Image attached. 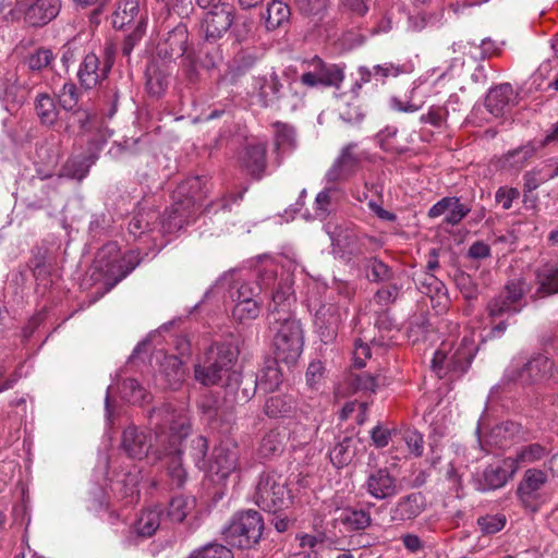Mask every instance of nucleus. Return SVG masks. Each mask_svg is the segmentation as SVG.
Returning <instances> with one entry per match:
<instances>
[{
    "label": "nucleus",
    "instance_id": "1",
    "mask_svg": "<svg viewBox=\"0 0 558 558\" xmlns=\"http://www.w3.org/2000/svg\"><path fill=\"white\" fill-rule=\"evenodd\" d=\"M187 416L181 411H177L171 404H162L153 408L148 413V426L154 434V439L149 434L141 430L137 426L131 424L125 427L121 435L120 448L128 458L133 460H143L147 458L153 464V453L158 446V437H165V442L172 438V432L177 430L173 425Z\"/></svg>",
    "mask_w": 558,
    "mask_h": 558
},
{
    "label": "nucleus",
    "instance_id": "2",
    "mask_svg": "<svg viewBox=\"0 0 558 558\" xmlns=\"http://www.w3.org/2000/svg\"><path fill=\"white\" fill-rule=\"evenodd\" d=\"M141 263L140 253L129 251L123 256L116 242L105 244L98 252L95 260V271L92 278L102 279L101 290H97L98 296H102L112 290L122 279L133 271Z\"/></svg>",
    "mask_w": 558,
    "mask_h": 558
},
{
    "label": "nucleus",
    "instance_id": "3",
    "mask_svg": "<svg viewBox=\"0 0 558 558\" xmlns=\"http://www.w3.org/2000/svg\"><path fill=\"white\" fill-rule=\"evenodd\" d=\"M175 432H172V438L165 442V437H158V447L155 448L153 453V464L165 462L167 468V474L171 480V485L181 488L187 478V473L183 468L182 463V441L191 433L190 418H183L179 421L177 425H173Z\"/></svg>",
    "mask_w": 558,
    "mask_h": 558
},
{
    "label": "nucleus",
    "instance_id": "4",
    "mask_svg": "<svg viewBox=\"0 0 558 558\" xmlns=\"http://www.w3.org/2000/svg\"><path fill=\"white\" fill-rule=\"evenodd\" d=\"M239 355L231 341L215 342L206 349L202 360L194 366V378L203 386H215L232 368Z\"/></svg>",
    "mask_w": 558,
    "mask_h": 558
},
{
    "label": "nucleus",
    "instance_id": "5",
    "mask_svg": "<svg viewBox=\"0 0 558 558\" xmlns=\"http://www.w3.org/2000/svg\"><path fill=\"white\" fill-rule=\"evenodd\" d=\"M275 356L281 363L293 366L299 361L304 345V331L296 318L268 320Z\"/></svg>",
    "mask_w": 558,
    "mask_h": 558
},
{
    "label": "nucleus",
    "instance_id": "6",
    "mask_svg": "<svg viewBox=\"0 0 558 558\" xmlns=\"http://www.w3.org/2000/svg\"><path fill=\"white\" fill-rule=\"evenodd\" d=\"M207 181L204 175H195L185 179L177 186L173 196L177 202L161 220L163 229L172 232L183 227L189 217L190 208L206 197Z\"/></svg>",
    "mask_w": 558,
    "mask_h": 558
},
{
    "label": "nucleus",
    "instance_id": "7",
    "mask_svg": "<svg viewBox=\"0 0 558 558\" xmlns=\"http://www.w3.org/2000/svg\"><path fill=\"white\" fill-rule=\"evenodd\" d=\"M254 90L264 108L284 107L295 110L303 104L304 95L296 89V84L288 82L286 85L276 71L255 77Z\"/></svg>",
    "mask_w": 558,
    "mask_h": 558
},
{
    "label": "nucleus",
    "instance_id": "8",
    "mask_svg": "<svg viewBox=\"0 0 558 558\" xmlns=\"http://www.w3.org/2000/svg\"><path fill=\"white\" fill-rule=\"evenodd\" d=\"M264 529L263 515L256 510L248 509L234 513L222 530V535L231 547L252 549L259 544Z\"/></svg>",
    "mask_w": 558,
    "mask_h": 558
},
{
    "label": "nucleus",
    "instance_id": "9",
    "mask_svg": "<svg viewBox=\"0 0 558 558\" xmlns=\"http://www.w3.org/2000/svg\"><path fill=\"white\" fill-rule=\"evenodd\" d=\"M254 500L260 509L277 513L292 505L293 496L281 474L276 471H264L258 477Z\"/></svg>",
    "mask_w": 558,
    "mask_h": 558
},
{
    "label": "nucleus",
    "instance_id": "10",
    "mask_svg": "<svg viewBox=\"0 0 558 558\" xmlns=\"http://www.w3.org/2000/svg\"><path fill=\"white\" fill-rule=\"evenodd\" d=\"M526 287L524 278L509 280L499 294L488 301L486 305L488 317L495 320L506 315L519 314L525 306L522 301L526 293Z\"/></svg>",
    "mask_w": 558,
    "mask_h": 558
},
{
    "label": "nucleus",
    "instance_id": "11",
    "mask_svg": "<svg viewBox=\"0 0 558 558\" xmlns=\"http://www.w3.org/2000/svg\"><path fill=\"white\" fill-rule=\"evenodd\" d=\"M303 65L306 66V70L300 76V82L308 88L323 86L339 89L344 80L342 66L327 63L318 56L304 60Z\"/></svg>",
    "mask_w": 558,
    "mask_h": 558
},
{
    "label": "nucleus",
    "instance_id": "12",
    "mask_svg": "<svg viewBox=\"0 0 558 558\" xmlns=\"http://www.w3.org/2000/svg\"><path fill=\"white\" fill-rule=\"evenodd\" d=\"M157 54L169 61L184 58L192 65L199 60V56L189 46V31L184 23H179L168 32L163 41L158 44Z\"/></svg>",
    "mask_w": 558,
    "mask_h": 558
},
{
    "label": "nucleus",
    "instance_id": "13",
    "mask_svg": "<svg viewBox=\"0 0 558 558\" xmlns=\"http://www.w3.org/2000/svg\"><path fill=\"white\" fill-rule=\"evenodd\" d=\"M547 481L548 477L542 470L529 469L524 472L518 485L517 495L525 509L536 512L546 502V496L542 493V489Z\"/></svg>",
    "mask_w": 558,
    "mask_h": 558
},
{
    "label": "nucleus",
    "instance_id": "14",
    "mask_svg": "<svg viewBox=\"0 0 558 558\" xmlns=\"http://www.w3.org/2000/svg\"><path fill=\"white\" fill-rule=\"evenodd\" d=\"M473 357V349L469 345H460L449 355L439 349L432 360V368L439 378H444L448 374L460 377L468 371Z\"/></svg>",
    "mask_w": 558,
    "mask_h": 558
},
{
    "label": "nucleus",
    "instance_id": "15",
    "mask_svg": "<svg viewBox=\"0 0 558 558\" xmlns=\"http://www.w3.org/2000/svg\"><path fill=\"white\" fill-rule=\"evenodd\" d=\"M364 159V153L359 150L356 143H349L340 150L331 167L326 172L329 183H338L353 177Z\"/></svg>",
    "mask_w": 558,
    "mask_h": 558
},
{
    "label": "nucleus",
    "instance_id": "16",
    "mask_svg": "<svg viewBox=\"0 0 558 558\" xmlns=\"http://www.w3.org/2000/svg\"><path fill=\"white\" fill-rule=\"evenodd\" d=\"M517 471V462L512 457L490 463L478 477L476 489L483 493L499 489L514 476Z\"/></svg>",
    "mask_w": 558,
    "mask_h": 558
},
{
    "label": "nucleus",
    "instance_id": "17",
    "mask_svg": "<svg viewBox=\"0 0 558 558\" xmlns=\"http://www.w3.org/2000/svg\"><path fill=\"white\" fill-rule=\"evenodd\" d=\"M234 20L233 10L228 4L216 5L206 13L201 29L205 43L214 44L231 27Z\"/></svg>",
    "mask_w": 558,
    "mask_h": 558
},
{
    "label": "nucleus",
    "instance_id": "18",
    "mask_svg": "<svg viewBox=\"0 0 558 558\" xmlns=\"http://www.w3.org/2000/svg\"><path fill=\"white\" fill-rule=\"evenodd\" d=\"M553 371L554 362L547 356L538 354L515 372H509L507 377L509 380H518L522 385H533L548 380L553 376Z\"/></svg>",
    "mask_w": 558,
    "mask_h": 558
},
{
    "label": "nucleus",
    "instance_id": "19",
    "mask_svg": "<svg viewBox=\"0 0 558 558\" xmlns=\"http://www.w3.org/2000/svg\"><path fill=\"white\" fill-rule=\"evenodd\" d=\"M295 303V296L292 289V280L289 275L281 277L271 292V302L268 307L267 319L293 318L291 306Z\"/></svg>",
    "mask_w": 558,
    "mask_h": 558
},
{
    "label": "nucleus",
    "instance_id": "20",
    "mask_svg": "<svg viewBox=\"0 0 558 558\" xmlns=\"http://www.w3.org/2000/svg\"><path fill=\"white\" fill-rule=\"evenodd\" d=\"M363 487L377 500L390 499L399 492L398 480L388 468L371 470Z\"/></svg>",
    "mask_w": 558,
    "mask_h": 558
},
{
    "label": "nucleus",
    "instance_id": "21",
    "mask_svg": "<svg viewBox=\"0 0 558 558\" xmlns=\"http://www.w3.org/2000/svg\"><path fill=\"white\" fill-rule=\"evenodd\" d=\"M331 244L335 250L342 254L359 256L364 253L366 242H375V239L367 235H359L353 229L336 228L330 233Z\"/></svg>",
    "mask_w": 558,
    "mask_h": 558
},
{
    "label": "nucleus",
    "instance_id": "22",
    "mask_svg": "<svg viewBox=\"0 0 558 558\" xmlns=\"http://www.w3.org/2000/svg\"><path fill=\"white\" fill-rule=\"evenodd\" d=\"M112 66V61L107 59L102 66H100L99 58L90 52L83 59L77 71L80 84L85 89H92L100 81L105 80Z\"/></svg>",
    "mask_w": 558,
    "mask_h": 558
},
{
    "label": "nucleus",
    "instance_id": "23",
    "mask_svg": "<svg viewBox=\"0 0 558 558\" xmlns=\"http://www.w3.org/2000/svg\"><path fill=\"white\" fill-rule=\"evenodd\" d=\"M209 471L218 475L221 480L227 478L231 473L239 469V449L236 446L219 445L214 448Z\"/></svg>",
    "mask_w": 558,
    "mask_h": 558
},
{
    "label": "nucleus",
    "instance_id": "24",
    "mask_svg": "<svg viewBox=\"0 0 558 558\" xmlns=\"http://www.w3.org/2000/svg\"><path fill=\"white\" fill-rule=\"evenodd\" d=\"M471 211V207L461 203L459 197L446 196L434 204L428 210L429 218H437L444 214V222L450 226H458Z\"/></svg>",
    "mask_w": 558,
    "mask_h": 558
},
{
    "label": "nucleus",
    "instance_id": "25",
    "mask_svg": "<svg viewBox=\"0 0 558 558\" xmlns=\"http://www.w3.org/2000/svg\"><path fill=\"white\" fill-rule=\"evenodd\" d=\"M61 9V0H35L24 11V21L32 27H43L54 20Z\"/></svg>",
    "mask_w": 558,
    "mask_h": 558
},
{
    "label": "nucleus",
    "instance_id": "26",
    "mask_svg": "<svg viewBox=\"0 0 558 558\" xmlns=\"http://www.w3.org/2000/svg\"><path fill=\"white\" fill-rule=\"evenodd\" d=\"M426 507L425 496L417 492L400 497L390 509L392 521H409L417 518Z\"/></svg>",
    "mask_w": 558,
    "mask_h": 558
},
{
    "label": "nucleus",
    "instance_id": "27",
    "mask_svg": "<svg viewBox=\"0 0 558 558\" xmlns=\"http://www.w3.org/2000/svg\"><path fill=\"white\" fill-rule=\"evenodd\" d=\"M535 292L531 295L533 301L558 294V265L546 263L535 269Z\"/></svg>",
    "mask_w": 558,
    "mask_h": 558
},
{
    "label": "nucleus",
    "instance_id": "28",
    "mask_svg": "<svg viewBox=\"0 0 558 558\" xmlns=\"http://www.w3.org/2000/svg\"><path fill=\"white\" fill-rule=\"evenodd\" d=\"M340 317L337 308L331 305H322L315 314L314 325L324 343L331 342L338 331Z\"/></svg>",
    "mask_w": 558,
    "mask_h": 558
},
{
    "label": "nucleus",
    "instance_id": "29",
    "mask_svg": "<svg viewBox=\"0 0 558 558\" xmlns=\"http://www.w3.org/2000/svg\"><path fill=\"white\" fill-rule=\"evenodd\" d=\"M185 379V369L182 361L175 355L163 357L158 374V380L165 388L178 390Z\"/></svg>",
    "mask_w": 558,
    "mask_h": 558
},
{
    "label": "nucleus",
    "instance_id": "30",
    "mask_svg": "<svg viewBox=\"0 0 558 558\" xmlns=\"http://www.w3.org/2000/svg\"><path fill=\"white\" fill-rule=\"evenodd\" d=\"M98 160V154L96 151H88L85 154L70 157L60 170V177L83 181L89 169Z\"/></svg>",
    "mask_w": 558,
    "mask_h": 558
},
{
    "label": "nucleus",
    "instance_id": "31",
    "mask_svg": "<svg viewBox=\"0 0 558 558\" xmlns=\"http://www.w3.org/2000/svg\"><path fill=\"white\" fill-rule=\"evenodd\" d=\"M160 213L154 207H140L131 218L128 230L135 239L156 229L160 223Z\"/></svg>",
    "mask_w": 558,
    "mask_h": 558
},
{
    "label": "nucleus",
    "instance_id": "32",
    "mask_svg": "<svg viewBox=\"0 0 558 558\" xmlns=\"http://www.w3.org/2000/svg\"><path fill=\"white\" fill-rule=\"evenodd\" d=\"M266 154L267 146L264 143L251 144L245 147L242 156L243 167L256 180H259L266 170Z\"/></svg>",
    "mask_w": 558,
    "mask_h": 558
},
{
    "label": "nucleus",
    "instance_id": "33",
    "mask_svg": "<svg viewBox=\"0 0 558 558\" xmlns=\"http://www.w3.org/2000/svg\"><path fill=\"white\" fill-rule=\"evenodd\" d=\"M298 410V403L291 395H276L266 399L264 404V413L269 418H288L292 417Z\"/></svg>",
    "mask_w": 558,
    "mask_h": 558
},
{
    "label": "nucleus",
    "instance_id": "34",
    "mask_svg": "<svg viewBox=\"0 0 558 558\" xmlns=\"http://www.w3.org/2000/svg\"><path fill=\"white\" fill-rule=\"evenodd\" d=\"M513 95L514 92L511 84H500L489 89L485 99V106L493 116L500 117L510 105Z\"/></svg>",
    "mask_w": 558,
    "mask_h": 558
},
{
    "label": "nucleus",
    "instance_id": "35",
    "mask_svg": "<svg viewBox=\"0 0 558 558\" xmlns=\"http://www.w3.org/2000/svg\"><path fill=\"white\" fill-rule=\"evenodd\" d=\"M140 0H117L116 9L111 15V24L116 29H123L126 25L137 23L140 15Z\"/></svg>",
    "mask_w": 558,
    "mask_h": 558
},
{
    "label": "nucleus",
    "instance_id": "36",
    "mask_svg": "<svg viewBox=\"0 0 558 558\" xmlns=\"http://www.w3.org/2000/svg\"><path fill=\"white\" fill-rule=\"evenodd\" d=\"M279 363H281V361H279L277 356L266 359L258 374L254 375L256 380H258L259 389L264 392L274 391L282 383V373L278 366Z\"/></svg>",
    "mask_w": 558,
    "mask_h": 558
},
{
    "label": "nucleus",
    "instance_id": "37",
    "mask_svg": "<svg viewBox=\"0 0 558 558\" xmlns=\"http://www.w3.org/2000/svg\"><path fill=\"white\" fill-rule=\"evenodd\" d=\"M339 203V190L336 187H326L320 191L314 202V218L324 220L336 211Z\"/></svg>",
    "mask_w": 558,
    "mask_h": 558
},
{
    "label": "nucleus",
    "instance_id": "38",
    "mask_svg": "<svg viewBox=\"0 0 558 558\" xmlns=\"http://www.w3.org/2000/svg\"><path fill=\"white\" fill-rule=\"evenodd\" d=\"M291 9L281 0H272L267 7L266 28L275 31L290 25Z\"/></svg>",
    "mask_w": 558,
    "mask_h": 558
},
{
    "label": "nucleus",
    "instance_id": "39",
    "mask_svg": "<svg viewBox=\"0 0 558 558\" xmlns=\"http://www.w3.org/2000/svg\"><path fill=\"white\" fill-rule=\"evenodd\" d=\"M160 526V511L148 509L143 511L132 525L133 532L142 538L151 537Z\"/></svg>",
    "mask_w": 558,
    "mask_h": 558
},
{
    "label": "nucleus",
    "instance_id": "40",
    "mask_svg": "<svg viewBox=\"0 0 558 558\" xmlns=\"http://www.w3.org/2000/svg\"><path fill=\"white\" fill-rule=\"evenodd\" d=\"M365 269L371 282L388 283L396 280V272L392 268L377 257L366 259Z\"/></svg>",
    "mask_w": 558,
    "mask_h": 558
},
{
    "label": "nucleus",
    "instance_id": "41",
    "mask_svg": "<svg viewBox=\"0 0 558 558\" xmlns=\"http://www.w3.org/2000/svg\"><path fill=\"white\" fill-rule=\"evenodd\" d=\"M120 393L122 399L133 404L142 405L150 400V393L135 378L123 379Z\"/></svg>",
    "mask_w": 558,
    "mask_h": 558
},
{
    "label": "nucleus",
    "instance_id": "42",
    "mask_svg": "<svg viewBox=\"0 0 558 558\" xmlns=\"http://www.w3.org/2000/svg\"><path fill=\"white\" fill-rule=\"evenodd\" d=\"M29 95V88L24 84L15 80L9 83L3 93V101L5 102L9 111L17 110L27 100Z\"/></svg>",
    "mask_w": 558,
    "mask_h": 558
},
{
    "label": "nucleus",
    "instance_id": "43",
    "mask_svg": "<svg viewBox=\"0 0 558 558\" xmlns=\"http://www.w3.org/2000/svg\"><path fill=\"white\" fill-rule=\"evenodd\" d=\"M35 111L43 124L52 125L58 119V109L54 99L47 93L37 95L35 99Z\"/></svg>",
    "mask_w": 558,
    "mask_h": 558
},
{
    "label": "nucleus",
    "instance_id": "44",
    "mask_svg": "<svg viewBox=\"0 0 558 558\" xmlns=\"http://www.w3.org/2000/svg\"><path fill=\"white\" fill-rule=\"evenodd\" d=\"M140 483L138 472H128L123 475L121 481H118L114 485V490L118 492L122 499H128V504H133L138 500L140 490L137 488Z\"/></svg>",
    "mask_w": 558,
    "mask_h": 558
},
{
    "label": "nucleus",
    "instance_id": "45",
    "mask_svg": "<svg viewBox=\"0 0 558 558\" xmlns=\"http://www.w3.org/2000/svg\"><path fill=\"white\" fill-rule=\"evenodd\" d=\"M355 454L353 438L343 436L330 451V460L337 468L348 465Z\"/></svg>",
    "mask_w": 558,
    "mask_h": 558
},
{
    "label": "nucleus",
    "instance_id": "46",
    "mask_svg": "<svg viewBox=\"0 0 558 558\" xmlns=\"http://www.w3.org/2000/svg\"><path fill=\"white\" fill-rule=\"evenodd\" d=\"M231 380L238 384L235 391L236 398L243 402H247L252 399L256 389L259 388L258 380H256L253 374L243 375L234 372L230 377V381Z\"/></svg>",
    "mask_w": 558,
    "mask_h": 558
},
{
    "label": "nucleus",
    "instance_id": "47",
    "mask_svg": "<svg viewBox=\"0 0 558 558\" xmlns=\"http://www.w3.org/2000/svg\"><path fill=\"white\" fill-rule=\"evenodd\" d=\"M284 435L277 429H270L267 432L259 445V453L264 458L276 456L283 450Z\"/></svg>",
    "mask_w": 558,
    "mask_h": 558
},
{
    "label": "nucleus",
    "instance_id": "48",
    "mask_svg": "<svg viewBox=\"0 0 558 558\" xmlns=\"http://www.w3.org/2000/svg\"><path fill=\"white\" fill-rule=\"evenodd\" d=\"M195 500L185 496H175L169 502L168 517L173 522L181 523L193 510Z\"/></svg>",
    "mask_w": 558,
    "mask_h": 558
},
{
    "label": "nucleus",
    "instance_id": "49",
    "mask_svg": "<svg viewBox=\"0 0 558 558\" xmlns=\"http://www.w3.org/2000/svg\"><path fill=\"white\" fill-rule=\"evenodd\" d=\"M341 522L351 531H360L371 525L372 518L365 510L347 509L342 513Z\"/></svg>",
    "mask_w": 558,
    "mask_h": 558
},
{
    "label": "nucleus",
    "instance_id": "50",
    "mask_svg": "<svg viewBox=\"0 0 558 558\" xmlns=\"http://www.w3.org/2000/svg\"><path fill=\"white\" fill-rule=\"evenodd\" d=\"M539 148V144L536 145L535 143L530 142L526 145L508 151L505 155V161L513 167L521 168L529 159L535 155L536 150Z\"/></svg>",
    "mask_w": 558,
    "mask_h": 558
},
{
    "label": "nucleus",
    "instance_id": "51",
    "mask_svg": "<svg viewBox=\"0 0 558 558\" xmlns=\"http://www.w3.org/2000/svg\"><path fill=\"white\" fill-rule=\"evenodd\" d=\"M520 432V425L514 422H505L496 425L490 434V440L498 447L502 448L508 445V440Z\"/></svg>",
    "mask_w": 558,
    "mask_h": 558
},
{
    "label": "nucleus",
    "instance_id": "52",
    "mask_svg": "<svg viewBox=\"0 0 558 558\" xmlns=\"http://www.w3.org/2000/svg\"><path fill=\"white\" fill-rule=\"evenodd\" d=\"M274 128L275 145L278 150L295 146V131L293 126L278 121L274 123Z\"/></svg>",
    "mask_w": 558,
    "mask_h": 558
},
{
    "label": "nucleus",
    "instance_id": "53",
    "mask_svg": "<svg viewBox=\"0 0 558 558\" xmlns=\"http://www.w3.org/2000/svg\"><path fill=\"white\" fill-rule=\"evenodd\" d=\"M266 279H275L272 272H266L262 283L257 281L241 283L236 289L235 302L256 301L255 296H257L263 290V286L266 284Z\"/></svg>",
    "mask_w": 558,
    "mask_h": 558
},
{
    "label": "nucleus",
    "instance_id": "54",
    "mask_svg": "<svg viewBox=\"0 0 558 558\" xmlns=\"http://www.w3.org/2000/svg\"><path fill=\"white\" fill-rule=\"evenodd\" d=\"M507 523V517L504 513L485 514L477 519V525L485 535H493L500 532Z\"/></svg>",
    "mask_w": 558,
    "mask_h": 558
},
{
    "label": "nucleus",
    "instance_id": "55",
    "mask_svg": "<svg viewBox=\"0 0 558 558\" xmlns=\"http://www.w3.org/2000/svg\"><path fill=\"white\" fill-rule=\"evenodd\" d=\"M453 280L457 288L463 294L465 300L473 301L477 299V284L473 281L472 277L469 274L462 270H457V272L453 276Z\"/></svg>",
    "mask_w": 558,
    "mask_h": 558
},
{
    "label": "nucleus",
    "instance_id": "56",
    "mask_svg": "<svg viewBox=\"0 0 558 558\" xmlns=\"http://www.w3.org/2000/svg\"><path fill=\"white\" fill-rule=\"evenodd\" d=\"M349 386L353 391L374 392L378 386V377L367 372L351 374L348 378Z\"/></svg>",
    "mask_w": 558,
    "mask_h": 558
},
{
    "label": "nucleus",
    "instance_id": "57",
    "mask_svg": "<svg viewBox=\"0 0 558 558\" xmlns=\"http://www.w3.org/2000/svg\"><path fill=\"white\" fill-rule=\"evenodd\" d=\"M53 53L48 48H38L26 59V64L31 71L41 72L50 66L53 60Z\"/></svg>",
    "mask_w": 558,
    "mask_h": 558
},
{
    "label": "nucleus",
    "instance_id": "58",
    "mask_svg": "<svg viewBox=\"0 0 558 558\" xmlns=\"http://www.w3.org/2000/svg\"><path fill=\"white\" fill-rule=\"evenodd\" d=\"M187 558H233L232 551L218 543H209L190 554Z\"/></svg>",
    "mask_w": 558,
    "mask_h": 558
},
{
    "label": "nucleus",
    "instance_id": "59",
    "mask_svg": "<svg viewBox=\"0 0 558 558\" xmlns=\"http://www.w3.org/2000/svg\"><path fill=\"white\" fill-rule=\"evenodd\" d=\"M400 293L401 286L398 284L396 281H391L376 291V293L374 294V300L380 306L387 307L398 300Z\"/></svg>",
    "mask_w": 558,
    "mask_h": 558
},
{
    "label": "nucleus",
    "instance_id": "60",
    "mask_svg": "<svg viewBox=\"0 0 558 558\" xmlns=\"http://www.w3.org/2000/svg\"><path fill=\"white\" fill-rule=\"evenodd\" d=\"M258 301L236 302L232 310V317L240 323L255 319L258 316Z\"/></svg>",
    "mask_w": 558,
    "mask_h": 558
},
{
    "label": "nucleus",
    "instance_id": "61",
    "mask_svg": "<svg viewBox=\"0 0 558 558\" xmlns=\"http://www.w3.org/2000/svg\"><path fill=\"white\" fill-rule=\"evenodd\" d=\"M417 289L433 298L434 294L438 295L442 290H445V284L433 274L425 272L421 277H418L415 281Z\"/></svg>",
    "mask_w": 558,
    "mask_h": 558
},
{
    "label": "nucleus",
    "instance_id": "62",
    "mask_svg": "<svg viewBox=\"0 0 558 558\" xmlns=\"http://www.w3.org/2000/svg\"><path fill=\"white\" fill-rule=\"evenodd\" d=\"M545 456V448L539 444H531L521 448L512 460L517 462V466L520 463H530L542 459Z\"/></svg>",
    "mask_w": 558,
    "mask_h": 558
},
{
    "label": "nucleus",
    "instance_id": "63",
    "mask_svg": "<svg viewBox=\"0 0 558 558\" xmlns=\"http://www.w3.org/2000/svg\"><path fill=\"white\" fill-rule=\"evenodd\" d=\"M80 100V94L74 83H65L59 93V105L66 111L74 110Z\"/></svg>",
    "mask_w": 558,
    "mask_h": 558
},
{
    "label": "nucleus",
    "instance_id": "64",
    "mask_svg": "<svg viewBox=\"0 0 558 558\" xmlns=\"http://www.w3.org/2000/svg\"><path fill=\"white\" fill-rule=\"evenodd\" d=\"M207 451H208V442L204 436L197 435L191 440L190 453H191L195 464L199 469H203L207 465L206 461H205Z\"/></svg>",
    "mask_w": 558,
    "mask_h": 558
}]
</instances>
